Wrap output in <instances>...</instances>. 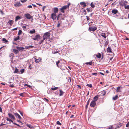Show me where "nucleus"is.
<instances>
[{
    "instance_id": "1",
    "label": "nucleus",
    "mask_w": 129,
    "mask_h": 129,
    "mask_svg": "<svg viewBox=\"0 0 129 129\" xmlns=\"http://www.w3.org/2000/svg\"><path fill=\"white\" fill-rule=\"evenodd\" d=\"M50 36V33L47 32L44 34L43 36V38L44 40H47L48 38L49 39Z\"/></svg>"
},
{
    "instance_id": "2",
    "label": "nucleus",
    "mask_w": 129,
    "mask_h": 129,
    "mask_svg": "<svg viewBox=\"0 0 129 129\" xmlns=\"http://www.w3.org/2000/svg\"><path fill=\"white\" fill-rule=\"evenodd\" d=\"M65 16L64 14H59L57 16V19L58 21L63 20L64 19Z\"/></svg>"
},
{
    "instance_id": "3",
    "label": "nucleus",
    "mask_w": 129,
    "mask_h": 129,
    "mask_svg": "<svg viewBox=\"0 0 129 129\" xmlns=\"http://www.w3.org/2000/svg\"><path fill=\"white\" fill-rule=\"evenodd\" d=\"M70 5V4L69 3L67 6H63L62 8L60 9L61 11L62 12L64 13V10L66 9L67 8H69Z\"/></svg>"
},
{
    "instance_id": "4",
    "label": "nucleus",
    "mask_w": 129,
    "mask_h": 129,
    "mask_svg": "<svg viewBox=\"0 0 129 129\" xmlns=\"http://www.w3.org/2000/svg\"><path fill=\"white\" fill-rule=\"evenodd\" d=\"M65 65L66 64L64 63H62L59 65L58 67L62 70H65L67 68V67H66Z\"/></svg>"
},
{
    "instance_id": "5",
    "label": "nucleus",
    "mask_w": 129,
    "mask_h": 129,
    "mask_svg": "<svg viewBox=\"0 0 129 129\" xmlns=\"http://www.w3.org/2000/svg\"><path fill=\"white\" fill-rule=\"evenodd\" d=\"M89 29L90 31H94L97 29V27L95 26H90L89 27Z\"/></svg>"
},
{
    "instance_id": "6",
    "label": "nucleus",
    "mask_w": 129,
    "mask_h": 129,
    "mask_svg": "<svg viewBox=\"0 0 129 129\" xmlns=\"http://www.w3.org/2000/svg\"><path fill=\"white\" fill-rule=\"evenodd\" d=\"M24 16L25 17L28 19H30L32 18V17L31 16L30 14L28 13L25 14Z\"/></svg>"
},
{
    "instance_id": "7",
    "label": "nucleus",
    "mask_w": 129,
    "mask_h": 129,
    "mask_svg": "<svg viewBox=\"0 0 129 129\" xmlns=\"http://www.w3.org/2000/svg\"><path fill=\"white\" fill-rule=\"evenodd\" d=\"M51 18L53 19V20H54L56 19V16L55 13H52L51 15Z\"/></svg>"
},
{
    "instance_id": "8",
    "label": "nucleus",
    "mask_w": 129,
    "mask_h": 129,
    "mask_svg": "<svg viewBox=\"0 0 129 129\" xmlns=\"http://www.w3.org/2000/svg\"><path fill=\"white\" fill-rule=\"evenodd\" d=\"M96 105V102L93 101H92L90 104V106L92 107H94Z\"/></svg>"
},
{
    "instance_id": "9",
    "label": "nucleus",
    "mask_w": 129,
    "mask_h": 129,
    "mask_svg": "<svg viewBox=\"0 0 129 129\" xmlns=\"http://www.w3.org/2000/svg\"><path fill=\"white\" fill-rule=\"evenodd\" d=\"M40 35L38 34L36 36L32 38V39L34 40H38L39 39H40Z\"/></svg>"
},
{
    "instance_id": "10",
    "label": "nucleus",
    "mask_w": 129,
    "mask_h": 129,
    "mask_svg": "<svg viewBox=\"0 0 129 129\" xmlns=\"http://www.w3.org/2000/svg\"><path fill=\"white\" fill-rule=\"evenodd\" d=\"M37 57L35 56V62L36 63H39V62L42 59L41 58L39 57L36 58V57Z\"/></svg>"
},
{
    "instance_id": "11",
    "label": "nucleus",
    "mask_w": 129,
    "mask_h": 129,
    "mask_svg": "<svg viewBox=\"0 0 129 129\" xmlns=\"http://www.w3.org/2000/svg\"><path fill=\"white\" fill-rule=\"evenodd\" d=\"M15 48L17 49L18 50L20 51H22L24 49V48L23 47H20L18 46H16Z\"/></svg>"
},
{
    "instance_id": "12",
    "label": "nucleus",
    "mask_w": 129,
    "mask_h": 129,
    "mask_svg": "<svg viewBox=\"0 0 129 129\" xmlns=\"http://www.w3.org/2000/svg\"><path fill=\"white\" fill-rule=\"evenodd\" d=\"M8 115L9 116V117L11 118L12 119L14 120L15 119V117L11 113H8Z\"/></svg>"
},
{
    "instance_id": "13",
    "label": "nucleus",
    "mask_w": 129,
    "mask_h": 129,
    "mask_svg": "<svg viewBox=\"0 0 129 129\" xmlns=\"http://www.w3.org/2000/svg\"><path fill=\"white\" fill-rule=\"evenodd\" d=\"M80 5L83 7L85 8L86 6V4L84 2H83L80 3Z\"/></svg>"
},
{
    "instance_id": "14",
    "label": "nucleus",
    "mask_w": 129,
    "mask_h": 129,
    "mask_svg": "<svg viewBox=\"0 0 129 129\" xmlns=\"http://www.w3.org/2000/svg\"><path fill=\"white\" fill-rule=\"evenodd\" d=\"M14 114L15 115L16 117L19 119H21V118L20 116L17 113H14Z\"/></svg>"
},
{
    "instance_id": "15",
    "label": "nucleus",
    "mask_w": 129,
    "mask_h": 129,
    "mask_svg": "<svg viewBox=\"0 0 129 129\" xmlns=\"http://www.w3.org/2000/svg\"><path fill=\"white\" fill-rule=\"evenodd\" d=\"M99 97V96L98 95L95 96L93 98V100L92 101H94V102H96L98 100V99Z\"/></svg>"
},
{
    "instance_id": "16",
    "label": "nucleus",
    "mask_w": 129,
    "mask_h": 129,
    "mask_svg": "<svg viewBox=\"0 0 129 129\" xmlns=\"http://www.w3.org/2000/svg\"><path fill=\"white\" fill-rule=\"evenodd\" d=\"M112 13L115 14L118 12V11L116 9H114L112 10Z\"/></svg>"
},
{
    "instance_id": "17",
    "label": "nucleus",
    "mask_w": 129,
    "mask_h": 129,
    "mask_svg": "<svg viewBox=\"0 0 129 129\" xmlns=\"http://www.w3.org/2000/svg\"><path fill=\"white\" fill-rule=\"evenodd\" d=\"M121 87V88H122L120 86H119L117 87V90H116V91L118 92H120L121 91V90L120 89Z\"/></svg>"
},
{
    "instance_id": "18",
    "label": "nucleus",
    "mask_w": 129,
    "mask_h": 129,
    "mask_svg": "<svg viewBox=\"0 0 129 129\" xmlns=\"http://www.w3.org/2000/svg\"><path fill=\"white\" fill-rule=\"evenodd\" d=\"M14 5L16 7H19L21 5L20 2H19L15 4Z\"/></svg>"
},
{
    "instance_id": "19",
    "label": "nucleus",
    "mask_w": 129,
    "mask_h": 129,
    "mask_svg": "<svg viewBox=\"0 0 129 129\" xmlns=\"http://www.w3.org/2000/svg\"><path fill=\"white\" fill-rule=\"evenodd\" d=\"M13 21L12 20H9L7 23L8 24H9L11 26L13 23Z\"/></svg>"
},
{
    "instance_id": "20",
    "label": "nucleus",
    "mask_w": 129,
    "mask_h": 129,
    "mask_svg": "<svg viewBox=\"0 0 129 129\" xmlns=\"http://www.w3.org/2000/svg\"><path fill=\"white\" fill-rule=\"evenodd\" d=\"M112 49L111 48V47H108L107 48V52H112Z\"/></svg>"
},
{
    "instance_id": "21",
    "label": "nucleus",
    "mask_w": 129,
    "mask_h": 129,
    "mask_svg": "<svg viewBox=\"0 0 129 129\" xmlns=\"http://www.w3.org/2000/svg\"><path fill=\"white\" fill-rule=\"evenodd\" d=\"M13 52L15 54H16L19 52V51L16 49H13Z\"/></svg>"
},
{
    "instance_id": "22",
    "label": "nucleus",
    "mask_w": 129,
    "mask_h": 129,
    "mask_svg": "<svg viewBox=\"0 0 129 129\" xmlns=\"http://www.w3.org/2000/svg\"><path fill=\"white\" fill-rule=\"evenodd\" d=\"M21 19V17L20 16H16L15 17V21L16 22L18 20L20 19Z\"/></svg>"
},
{
    "instance_id": "23",
    "label": "nucleus",
    "mask_w": 129,
    "mask_h": 129,
    "mask_svg": "<svg viewBox=\"0 0 129 129\" xmlns=\"http://www.w3.org/2000/svg\"><path fill=\"white\" fill-rule=\"evenodd\" d=\"M64 92L62 91L60 89L59 90V95L61 96L63 95L64 93Z\"/></svg>"
},
{
    "instance_id": "24",
    "label": "nucleus",
    "mask_w": 129,
    "mask_h": 129,
    "mask_svg": "<svg viewBox=\"0 0 129 129\" xmlns=\"http://www.w3.org/2000/svg\"><path fill=\"white\" fill-rule=\"evenodd\" d=\"M58 9L57 8H54V13H55L58 12Z\"/></svg>"
},
{
    "instance_id": "25",
    "label": "nucleus",
    "mask_w": 129,
    "mask_h": 129,
    "mask_svg": "<svg viewBox=\"0 0 129 129\" xmlns=\"http://www.w3.org/2000/svg\"><path fill=\"white\" fill-rule=\"evenodd\" d=\"M118 98V95H116L115 96L113 97L112 98V99L114 100H116Z\"/></svg>"
},
{
    "instance_id": "26",
    "label": "nucleus",
    "mask_w": 129,
    "mask_h": 129,
    "mask_svg": "<svg viewBox=\"0 0 129 129\" xmlns=\"http://www.w3.org/2000/svg\"><path fill=\"white\" fill-rule=\"evenodd\" d=\"M26 126L30 129H32L33 128V127L30 124H27Z\"/></svg>"
},
{
    "instance_id": "27",
    "label": "nucleus",
    "mask_w": 129,
    "mask_h": 129,
    "mask_svg": "<svg viewBox=\"0 0 129 129\" xmlns=\"http://www.w3.org/2000/svg\"><path fill=\"white\" fill-rule=\"evenodd\" d=\"M101 55L100 53H99L96 55V57L98 58H101Z\"/></svg>"
},
{
    "instance_id": "28",
    "label": "nucleus",
    "mask_w": 129,
    "mask_h": 129,
    "mask_svg": "<svg viewBox=\"0 0 129 129\" xmlns=\"http://www.w3.org/2000/svg\"><path fill=\"white\" fill-rule=\"evenodd\" d=\"M36 31L35 29H33L32 30H30L29 33L31 34L34 33H35Z\"/></svg>"
},
{
    "instance_id": "29",
    "label": "nucleus",
    "mask_w": 129,
    "mask_h": 129,
    "mask_svg": "<svg viewBox=\"0 0 129 129\" xmlns=\"http://www.w3.org/2000/svg\"><path fill=\"white\" fill-rule=\"evenodd\" d=\"M127 2L126 1H125L123 3V5L125 6H126V5L127 4Z\"/></svg>"
},
{
    "instance_id": "30",
    "label": "nucleus",
    "mask_w": 129,
    "mask_h": 129,
    "mask_svg": "<svg viewBox=\"0 0 129 129\" xmlns=\"http://www.w3.org/2000/svg\"><path fill=\"white\" fill-rule=\"evenodd\" d=\"M18 70L16 68L15 71L14 72V73H18Z\"/></svg>"
},
{
    "instance_id": "31",
    "label": "nucleus",
    "mask_w": 129,
    "mask_h": 129,
    "mask_svg": "<svg viewBox=\"0 0 129 129\" xmlns=\"http://www.w3.org/2000/svg\"><path fill=\"white\" fill-rule=\"evenodd\" d=\"M108 127V128H107L106 129H114V128L112 125H110Z\"/></svg>"
},
{
    "instance_id": "32",
    "label": "nucleus",
    "mask_w": 129,
    "mask_h": 129,
    "mask_svg": "<svg viewBox=\"0 0 129 129\" xmlns=\"http://www.w3.org/2000/svg\"><path fill=\"white\" fill-rule=\"evenodd\" d=\"M90 6L92 8H94L95 7V5L93 4V2H92L90 4Z\"/></svg>"
},
{
    "instance_id": "33",
    "label": "nucleus",
    "mask_w": 129,
    "mask_h": 129,
    "mask_svg": "<svg viewBox=\"0 0 129 129\" xmlns=\"http://www.w3.org/2000/svg\"><path fill=\"white\" fill-rule=\"evenodd\" d=\"M56 64L57 66V67H58L59 66H59L58 65V64H59V63L60 62V60H58L57 61H56Z\"/></svg>"
},
{
    "instance_id": "34",
    "label": "nucleus",
    "mask_w": 129,
    "mask_h": 129,
    "mask_svg": "<svg viewBox=\"0 0 129 129\" xmlns=\"http://www.w3.org/2000/svg\"><path fill=\"white\" fill-rule=\"evenodd\" d=\"M101 35L103 37L105 38H106L105 34L104 33H102Z\"/></svg>"
},
{
    "instance_id": "35",
    "label": "nucleus",
    "mask_w": 129,
    "mask_h": 129,
    "mask_svg": "<svg viewBox=\"0 0 129 129\" xmlns=\"http://www.w3.org/2000/svg\"><path fill=\"white\" fill-rule=\"evenodd\" d=\"M19 39V36H18L16 38L14 39V40L15 41H17Z\"/></svg>"
},
{
    "instance_id": "36",
    "label": "nucleus",
    "mask_w": 129,
    "mask_h": 129,
    "mask_svg": "<svg viewBox=\"0 0 129 129\" xmlns=\"http://www.w3.org/2000/svg\"><path fill=\"white\" fill-rule=\"evenodd\" d=\"M85 63L87 64H89L90 65H91L92 64V62L91 61L89 62H86Z\"/></svg>"
},
{
    "instance_id": "37",
    "label": "nucleus",
    "mask_w": 129,
    "mask_h": 129,
    "mask_svg": "<svg viewBox=\"0 0 129 129\" xmlns=\"http://www.w3.org/2000/svg\"><path fill=\"white\" fill-rule=\"evenodd\" d=\"M6 120H7V121H11V122H12V123H13V121H12V120L11 119H9V118H8V117H7V118H6Z\"/></svg>"
},
{
    "instance_id": "38",
    "label": "nucleus",
    "mask_w": 129,
    "mask_h": 129,
    "mask_svg": "<svg viewBox=\"0 0 129 129\" xmlns=\"http://www.w3.org/2000/svg\"><path fill=\"white\" fill-rule=\"evenodd\" d=\"M106 93V92L105 91H103L102 93V96H104V95H105Z\"/></svg>"
},
{
    "instance_id": "39",
    "label": "nucleus",
    "mask_w": 129,
    "mask_h": 129,
    "mask_svg": "<svg viewBox=\"0 0 129 129\" xmlns=\"http://www.w3.org/2000/svg\"><path fill=\"white\" fill-rule=\"evenodd\" d=\"M34 47V46L32 45L29 46L27 47V49L31 48Z\"/></svg>"
},
{
    "instance_id": "40",
    "label": "nucleus",
    "mask_w": 129,
    "mask_h": 129,
    "mask_svg": "<svg viewBox=\"0 0 129 129\" xmlns=\"http://www.w3.org/2000/svg\"><path fill=\"white\" fill-rule=\"evenodd\" d=\"M22 33V31L21 30H19L18 33V35H21Z\"/></svg>"
},
{
    "instance_id": "41",
    "label": "nucleus",
    "mask_w": 129,
    "mask_h": 129,
    "mask_svg": "<svg viewBox=\"0 0 129 129\" xmlns=\"http://www.w3.org/2000/svg\"><path fill=\"white\" fill-rule=\"evenodd\" d=\"M124 7L125 9H129V5H128L125 6H124Z\"/></svg>"
},
{
    "instance_id": "42",
    "label": "nucleus",
    "mask_w": 129,
    "mask_h": 129,
    "mask_svg": "<svg viewBox=\"0 0 129 129\" xmlns=\"http://www.w3.org/2000/svg\"><path fill=\"white\" fill-rule=\"evenodd\" d=\"M2 40L4 41L5 43H7L8 42V41L6 39L4 38Z\"/></svg>"
},
{
    "instance_id": "43",
    "label": "nucleus",
    "mask_w": 129,
    "mask_h": 129,
    "mask_svg": "<svg viewBox=\"0 0 129 129\" xmlns=\"http://www.w3.org/2000/svg\"><path fill=\"white\" fill-rule=\"evenodd\" d=\"M28 86V87H29L30 88H31L32 87V86H30V85H29L27 84H25L24 85V86Z\"/></svg>"
},
{
    "instance_id": "44",
    "label": "nucleus",
    "mask_w": 129,
    "mask_h": 129,
    "mask_svg": "<svg viewBox=\"0 0 129 129\" xmlns=\"http://www.w3.org/2000/svg\"><path fill=\"white\" fill-rule=\"evenodd\" d=\"M87 86H88L89 87H90V88H91L92 87V85L91 84H88L87 85Z\"/></svg>"
},
{
    "instance_id": "45",
    "label": "nucleus",
    "mask_w": 129,
    "mask_h": 129,
    "mask_svg": "<svg viewBox=\"0 0 129 129\" xmlns=\"http://www.w3.org/2000/svg\"><path fill=\"white\" fill-rule=\"evenodd\" d=\"M58 88V87H55L54 88H52L51 89L52 90H54L57 89Z\"/></svg>"
},
{
    "instance_id": "46",
    "label": "nucleus",
    "mask_w": 129,
    "mask_h": 129,
    "mask_svg": "<svg viewBox=\"0 0 129 129\" xmlns=\"http://www.w3.org/2000/svg\"><path fill=\"white\" fill-rule=\"evenodd\" d=\"M20 72L21 74L23 73L24 71V69H21L20 70Z\"/></svg>"
},
{
    "instance_id": "47",
    "label": "nucleus",
    "mask_w": 129,
    "mask_h": 129,
    "mask_svg": "<svg viewBox=\"0 0 129 129\" xmlns=\"http://www.w3.org/2000/svg\"><path fill=\"white\" fill-rule=\"evenodd\" d=\"M56 123L57 124L60 125H61V123H60V122L59 121H57L56 122Z\"/></svg>"
},
{
    "instance_id": "48",
    "label": "nucleus",
    "mask_w": 129,
    "mask_h": 129,
    "mask_svg": "<svg viewBox=\"0 0 129 129\" xmlns=\"http://www.w3.org/2000/svg\"><path fill=\"white\" fill-rule=\"evenodd\" d=\"M86 10H87V11L88 12H91V10L89 8H87V9H86Z\"/></svg>"
},
{
    "instance_id": "49",
    "label": "nucleus",
    "mask_w": 129,
    "mask_h": 129,
    "mask_svg": "<svg viewBox=\"0 0 129 129\" xmlns=\"http://www.w3.org/2000/svg\"><path fill=\"white\" fill-rule=\"evenodd\" d=\"M45 40H44V39L43 38V40H41L39 43L40 44H41Z\"/></svg>"
},
{
    "instance_id": "50",
    "label": "nucleus",
    "mask_w": 129,
    "mask_h": 129,
    "mask_svg": "<svg viewBox=\"0 0 129 129\" xmlns=\"http://www.w3.org/2000/svg\"><path fill=\"white\" fill-rule=\"evenodd\" d=\"M97 74V73H92L91 74V75H95V76H96Z\"/></svg>"
},
{
    "instance_id": "51",
    "label": "nucleus",
    "mask_w": 129,
    "mask_h": 129,
    "mask_svg": "<svg viewBox=\"0 0 129 129\" xmlns=\"http://www.w3.org/2000/svg\"><path fill=\"white\" fill-rule=\"evenodd\" d=\"M86 19H87V21L89 20L90 18H89V17L88 16H86Z\"/></svg>"
},
{
    "instance_id": "52",
    "label": "nucleus",
    "mask_w": 129,
    "mask_h": 129,
    "mask_svg": "<svg viewBox=\"0 0 129 129\" xmlns=\"http://www.w3.org/2000/svg\"><path fill=\"white\" fill-rule=\"evenodd\" d=\"M84 9V10H83V12L85 13H84V15H86V11Z\"/></svg>"
},
{
    "instance_id": "53",
    "label": "nucleus",
    "mask_w": 129,
    "mask_h": 129,
    "mask_svg": "<svg viewBox=\"0 0 129 129\" xmlns=\"http://www.w3.org/2000/svg\"><path fill=\"white\" fill-rule=\"evenodd\" d=\"M129 126V121L127 123L126 125V127H128Z\"/></svg>"
},
{
    "instance_id": "54",
    "label": "nucleus",
    "mask_w": 129,
    "mask_h": 129,
    "mask_svg": "<svg viewBox=\"0 0 129 129\" xmlns=\"http://www.w3.org/2000/svg\"><path fill=\"white\" fill-rule=\"evenodd\" d=\"M26 1H27V0H21V1L22 3H23L25 2H26Z\"/></svg>"
},
{
    "instance_id": "55",
    "label": "nucleus",
    "mask_w": 129,
    "mask_h": 129,
    "mask_svg": "<svg viewBox=\"0 0 129 129\" xmlns=\"http://www.w3.org/2000/svg\"><path fill=\"white\" fill-rule=\"evenodd\" d=\"M58 23L57 25V27H59L60 26V23H59V21H58Z\"/></svg>"
},
{
    "instance_id": "56",
    "label": "nucleus",
    "mask_w": 129,
    "mask_h": 129,
    "mask_svg": "<svg viewBox=\"0 0 129 129\" xmlns=\"http://www.w3.org/2000/svg\"><path fill=\"white\" fill-rule=\"evenodd\" d=\"M24 93H20V94L19 95L20 96H23V94Z\"/></svg>"
},
{
    "instance_id": "57",
    "label": "nucleus",
    "mask_w": 129,
    "mask_h": 129,
    "mask_svg": "<svg viewBox=\"0 0 129 129\" xmlns=\"http://www.w3.org/2000/svg\"><path fill=\"white\" fill-rule=\"evenodd\" d=\"M46 6H44L43 7V11H44V9L46 8Z\"/></svg>"
},
{
    "instance_id": "58",
    "label": "nucleus",
    "mask_w": 129,
    "mask_h": 129,
    "mask_svg": "<svg viewBox=\"0 0 129 129\" xmlns=\"http://www.w3.org/2000/svg\"><path fill=\"white\" fill-rule=\"evenodd\" d=\"M17 27H16V28H13V29H12V30L13 31H14V30H17Z\"/></svg>"
},
{
    "instance_id": "59",
    "label": "nucleus",
    "mask_w": 129,
    "mask_h": 129,
    "mask_svg": "<svg viewBox=\"0 0 129 129\" xmlns=\"http://www.w3.org/2000/svg\"><path fill=\"white\" fill-rule=\"evenodd\" d=\"M19 112H20L21 115L22 116H23V113L20 111L19 110Z\"/></svg>"
},
{
    "instance_id": "60",
    "label": "nucleus",
    "mask_w": 129,
    "mask_h": 129,
    "mask_svg": "<svg viewBox=\"0 0 129 129\" xmlns=\"http://www.w3.org/2000/svg\"><path fill=\"white\" fill-rule=\"evenodd\" d=\"M88 25H89V27L91 26L92 25V24L91 23V22H89L88 23Z\"/></svg>"
},
{
    "instance_id": "61",
    "label": "nucleus",
    "mask_w": 129,
    "mask_h": 129,
    "mask_svg": "<svg viewBox=\"0 0 129 129\" xmlns=\"http://www.w3.org/2000/svg\"><path fill=\"white\" fill-rule=\"evenodd\" d=\"M9 86L11 87H14V84L11 85H10Z\"/></svg>"
},
{
    "instance_id": "62",
    "label": "nucleus",
    "mask_w": 129,
    "mask_h": 129,
    "mask_svg": "<svg viewBox=\"0 0 129 129\" xmlns=\"http://www.w3.org/2000/svg\"><path fill=\"white\" fill-rule=\"evenodd\" d=\"M122 125V124L121 123H120L119 124H118V126L119 127H120Z\"/></svg>"
},
{
    "instance_id": "63",
    "label": "nucleus",
    "mask_w": 129,
    "mask_h": 129,
    "mask_svg": "<svg viewBox=\"0 0 129 129\" xmlns=\"http://www.w3.org/2000/svg\"><path fill=\"white\" fill-rule=\"evenodd\" d=\"M122 125V124L121 123H120L119 124H118V126L119 127H120Z\"/></svg>"
},
{
    "instance_id": "64",
    "label": "nucleus",
    "mask_w": 129,
    "mask_h": 129,
    "mask_svg": "<svg viewBox=\"0 0 129 129\" xmlns=\"http://www.w3.org/2000/svg\"><path fill=\"white\" fill-rule=\"evenodd\" d=\"M22 28L23 29H25L26 28V26H22Z\"/></svg>"
}]
</instances>
